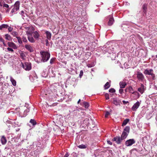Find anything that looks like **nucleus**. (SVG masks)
Here are the masks:
<instances>
[{"instance_id": "nucleus-50", "label": "nucleus", "mask_w": 157, "mask_h": 157, "mask_svg": "<svg viewBox=\"0 0 157 157\" xmlns=\"http://www.w3.org/2000/svg\"><path fill=\"white\" fill-rule=\"evenodd\" d=\"M122 102L124 104H125L128 103V101H126L124 100H123Z\"/></svg>"}, {"instance_id": "nucleus-56", "label": "nucleus", "mask_w": 157, "mask_h": 157, "mask_svg": "<svg viewBox=\"0 0 157 157\" xmlns=\"http://www.w3.org/2000/svg\"><path fill=\"white\" fill-rule=\"evenodd\" d=\"M135 92H133L132 93V94H134V93H135Z\"/></svg>"}, {"instance_id": "nucleus-12", "label": "nucleus", "mask_w": 157, "mask_h": 157, "mask_svg": "<svg viewBox=\"0 0 157 157\" xmlns=\"http://www.w3.org/2000/svg\"><path fill=\"white\" fill-rule=\"evenodd\" d=\"M121 101L120 100L117 98H113V103L116 106L120 105Z\"/></svg>"}, {"instance_id": "nucleus-42", "label": "nucleus", "mask_w": 157, "mask_h": 157, "mask_svg": "<svg viewBox=\"0 0 157 157\" xmlns=\"http://www.w3.org/2000/svg\"><path fill=\"white\" fill-rule=\"evenodd\" d=\"M83 71L82 70H81L80 71V74L79 75V76L80 78H82V75H83Z\"/></svg>"}, {"instance_id": "nucleus-45", "label": "nucleus", "mask_w": 157, "mask_h": 157, "mask_svg": "<svg viewBox=\"0 0 157 157\" xmlns=\"http://www.w3.org/2000/svg\"><path fill=\"white\" fill-rule=\"evenodd\" d=\"M128 89L129 91H130V92H131V91L132 90H133V88L131 86H130L129 87Z\"/></svg>"}, {"instance_id": "nucleus-41", "label": "nucleus", "mask_w": 157, "mask_h": 157, "mask_svg": "<svg viewBox=\"0 0 157 157\" xmlns=\"http://www.w3.org/2000/svg\"><path fill=\"white\" fill-rule=\"evenodd\" d=\"M110 113L108 112V111H106V112H105V118H107L108 117V116L110 115Z\"/></svg>"}, {"instance_id": "nucleus-57", "label": "nucleus", "mask_w": 157, "mask_h": 157, "mask_svg": "<svg viewBox=\"0 0 157 157\" xmlns=\"http://www.w3.org/2000/svg\"><path fill=\"white\" fill-rule=\"evenodd\" d=\"M156 58H157V55H156Z\"/></svg>"}, {"instance_id": "nucleus-17", "label": "nucleus", "mask_w": 157, "mask_h": 157, "mask_svg": "<svg viewBox=\"0 0 157 157\" xmlns=\"http://www.w3.org/2000/svg\"><path fill=\"white\" fill-rule=\"evenodd\" d=\"M20 2L17 1L16 2L14 5V8H16V10H19V8Z\"/></svg>"}, {"instance_id": "nucleus-18", "label": "nucleus", "mask_w": 157, "mask_h": 157, "mask_svg": "<svg viewBox=\"0 0 157 157\" xmlns=\"http://www.w3.org/2000/svg\"><path fill=\"white\" fill-rule=\"evenodd\" d=\"M147 4H144L142 6V9L143 12L144 13L146 14L147 12Z\"/></svg>"}, {"instance_id": "nucleus-46", "label": "nucleus", "mask_w": 157, "mask_h": 157, "mask_svg": "<svg viewBox=\"0 0 157 157\" xmlns=\"http://www.w3.org/2000/svg\"><path fill=\"white\" fill-rule=\"evenodd\" d=\"M0 42H2L4 44V40L2 37H0Z\"/></svg>"}, {"instance_id": "nucleus-5", "label": "nucleus", "mask_w": 157, "mask_h": 157, "mask_svg": "<svg viewBox=\"0 0 157 157\" xmlns=\"http://www.w3.org/2000/svg\"><path fill=\"white\" fill-rule=\"evenodd\" d=\"M137 78L139 81L142 82L144 78L143 74L140 72L138 71L136 74Z\"/></svg>"}, {"instance_id": "nucleus-58", "label": "nucleus", "mask_w": 157, "mask_h": 157, "mask_svg": "<svg viewBox=\"0 0 157 157\" xmlns=\"http://www.w3.org/2000/svg\"><path fill=\"white\" fill-rule=\"evenodd\" d=\"M110 94V95H112V94Z\"/></svg>"}, {"instance_id": "nucleus-53", "label": "nucleus", "mask_w": 157, "mask_h": 157, "mask_svg": "<svg viewBox=\"0 0 157 157\" xmlns=\"http://www.w3.org/2000/svg\"><path fill=\"white\" fill-rule=\"evenodd\" d=\"M80 101H81V100H80V99H79L78 100V102H77V103H78V104H79V103H80Z\"/></svg>"}, {"instance_id": "nucleus-19", "label": "nucleus", "mask_w": 157, "mask_h": 157, "mask_svg": "<svg viewBox=\"0 0 157 157\" xmlns=\"http://www.w3.org/2000/svg\"><path fill=\"white\" fill-rule=\"evenodd\" d=\"M33 36L35 38L37 39L39 37L40 35L37 31H35L33 33Z\"/></svg>"}, {"instance_id": "nucleus-36", "label": "nucleus", "mask_w": 157, "mask_h": 157, "mask_svg": "<svg viewBox=\"0 0 157 157\" xmlns=\"http://www.w3.org/2000/svg\"><path fill=\"white\" fill-rule=\"evenodd\" d=\"M20 57L23 59H24L25 57V54L23 52L20 53Z\"/></svg>"}, {"instance_id": "nucleus-43", "label": "nucleus", "mask_w": 157, "mask_h": 157, "mask_svg": "<svg viewBox=\"0 0 157 157\" xmlns=\"http://www.w3.org/2000/svg\"><path fill=\"white\" fill-rule=\"evenodd\" d=\"M3 7L4 8H7L9 7V6L7 4L4 3L3 4Z\"/></svg>"}, {"instance_id": "nucleus-48", "label": "nucleus", "mask_w": 157, "mask_h": 157, "mask_svg": "<svg viewBox=\"0 0 157 157\" xmlns=\"http://www.w3.org/2000/svg\"><path fill=\"white\" fill-rule=\"evenodd\" d=\"M8 27V30L9 32H11V31H12L13 28L12 27Z\"/></svg>"}, {"instance_id": "nucleus-40", "label": "nucleus", "mask_w": 157, "mask_h": 157, "mask_svg": "<svg viewBox=\"0 0 157 157\" xmlns=\"http://www.w3.org/2000/svg\"><path fill=\"white\" fill-rule=\"evenodd\" d=\"M55 58H52L50 59V63L51 64H52L53 63L54 61H55Z\"/></svg>"}, {"instance_id": "nucleus-9", "label": "nucleus", "mask_w": 157, "mask_h": 157, "mask_svg": "<svg viewBox=\"0 0 157 157\" xmlns=\"http://www.w3.org/2000/svg\"><path fill=\"white\" fill-rule=\"evenodd\" d=\"M108 18L109 19L108 22V25L111 26L113 24L114 21L113 17L112 15H110L109 16Z\"/></svg>"}, {"instance_id": "nucleus-25", "label": "nucleus", "mask_w": 157, "mask_h": 157, "mask_svg": "<svg viewBox=\"0 0 157 157\" xmlns=\"http://www.w3.org/2000/svg\"><path fill=\"white\" fill-rule=\"evenodd\" d=\"M29 110L28 109L25 110L23 114L22 115V117H25L27 115V113L29 112Z\"/></svg>"}, {"instance_id": "nucleus-30", "label": "nucleus", "mask_w": 157, "mask_h": 157, "mask_svg": "<svg viewBox=\"0 0 157 157\" xmlns=\"http://www.w3.org/2000/svg\"><path fill=\"white\" fill-rule=\"evenodd\" d=\"M78 147L79 148L81 149H85L87 147L86 146V145H84L83 144H82L81 145H79L78 146Z\"/></svg>"}, {"instance_id": "nucleus-34", "label": "nucleus", "mask_w": 157, "mask_h": 157, "mask_svg": "<svg viewBox=\"0 0 157 157\" xmlns=\"http://www.w3.org/2000/svg\"><path fill=\"white\" fill-rule=\"evenodd\" d=\"M17 38L19 43L20 44H22V39H21V38L19 36L17 37Z\"/></svg>"}, {"instance_id": "nucleus-47", "label": "nucleus", "mask_w": 157, "mask_h": 157, "mask_svg": "<svg viewBox=\"0 0 157 157\" xmlns=\"http://www.w3.org/2000/svg\"><path fill=\"white\" fill-rule=\"evenodd\" d=\"M123 90L122 89H120L119 90V93L120 94H122L123 92Z\"/></svg>"}, {"instance_id": "nucleus-31", "label": "nucleus", "mask_w": 157, "mask_h": 157, "mask_svg": "<svg viewBox=\"0 0 157 157\" xmlns=\"http://www.w3.org/2000/svg\"><path fill=\"white\" fill-rule=\"evenodd\" d=\"M11 34L14 37H16L17 38V37H18L17 36L18 35V33L16 31H13L11 33Z\"/></svg>"}, {"instance_id": "nucleus-14", "label": "nucleus", "mask_w": 157, "mask_h": 157, "mask_svg": "<svg viewBox=\"0 0 157 157\" xmlns=\"http://www.w3.org/2000/svg\"><path fill=\"white\" fill-rule=\"evenodd\" d=\"M1 141L2 144H5L6 143L7 140L6 137L4 136H2L1 138Z\"/></svg>"}, {"instance_id": "nucleus-39", "label": "nucleus", "mask_w": 157, "mask_h": 157, "mask_svg": "<svg viewBox=\"0 0 157 157\" xmlns=\"http://www.w3.org/2000/svg\"><path fill=\"white\" fill-rule=\"evenodd\" d=\"M109 91L110 93H113L115 92V90L113 88H111L109 90Z\"/></svg>"}, {"instance_id": "nucleus-22", "label": "nucleus", "mask_w": 157, "mask_h": 157, "mask_svg": "<svg viewBox=\"0 0 157 157\" xmlns=\"http://www.w3.org/2000/svg\"><path fill=\"white\" fill-rule=\"evenodd\" d=\"M28 40L31 43H33L35 42V40L31 36H29L28 37Z\"/></svg>"}, {"instance_id": "nucleus-33", "label": "nucleus", "mask_w": 157, "mask_h": 157, "mask_svg": "<svg viewBox=\"0 0 157 157\" xmlns=\"http://www.w3.org/2000/svg\"><path fill=\"white\" fill-rule=\"evenodd\" d=\"M88 119L86 118L83 121L82 123L85 124V125H87L88 123Z\"/></svg>"}, {"instance_id": "nucleus-21", "label": "nucleus", "mask_w": 157, "mask_h": 157, "mask_svg": "<svg viewBox=\"0 0 157 157\" xmlns=\"http://www.w3.org/2000/svg\"><path fill=\"white\" fill-rule=\"evenodd\" d=\"M130 120L129 119H126L124 120L122 123V126L124 127L126 125V124Z\"/></svg>"}, {"instance_id": "nucleus-38", "label": "nucleus", "mask_w": 157, "mask_h": 157, "mask_svg": "<svg viewBox=\"0 0 157 157\" xmlns=\"http://www.w3.org/2000/svg\"><path fill=\"white\" fill-rule=\"evenodd\" d=\"M105 98L106 100H108L109 99V94L108 93H106L105 94Z\"/></svg>"}, {"instance_id": "nucleus-6", "label": "nucleus", "mask_w": 157, "mask_h": 157, "mask_svg": "<svg viewBox=\"0 0 157 157\" xmlns=\"http://www.w3.org/2000/svg\"><path fill=\"white\" fill-rule=\"evenodd\" d=\"M136 141L133 139L127 140L125 142V145L127 146H130L135 144Z\"/></svg>"}, {"instance_id": "nucleus-8", "label": "nucleus", "mask_w": 157, "mask_h": 157, "mask_svg": "<svg viewBox=\"0 0 157 157\" xmlns=\"http://www.w3.org/2000/svg\"><path fill=\"white\" fill-rule=\"evenodd\" d=\"M140 103L139 101H137L135 104H134L132 107L131 108V109L133 111H136L137 109L139 108Z\"/></svg>"}, {"instance_id": "nucleus-52", "label": "nucleus", "mask_w": 157, "mask_h": 157, "mask_svg": "<svg viewBox=\"0 0 157 157\" xmlns=\"http://www.w3.org/2000/svg\"><path fill=\"white\" fill-rule=\"evenodd\" d=\"M10 8H9V7L7 8V9L6 10V12H9L10 11Z\"/></svg>"}, {"instance_id": "nucleus-7", "label": "nucleus", "mask_w": 157, "mask_h": 157, "mask_svg": "<svg viewBox=\"0 0 157 157\" xmlns=\"http://www.w3.org/2000/svg\"><path fill=\"white\" fill-rule=\"evenodd\" d=\"M124 140L120 136H116L113 139V141H115L117 144H120Z\"/></svg>"}, {"instance_id": "nucleus-37", "label": "nucleus", "mask_w": 157, "mask_h": 157, "mask_svg": "<svg viewBox=\"0 0 157 157\" xmlns=\"http://www.w3.org/2000/svg\"><path fill=\"white\" fill-rule=\"evenodd\" d=\"M20 14L21 15L22 18H24V17H25V14L26 15V13H25L24 11L23 10L21 11Z\"/></svg>"}, {"instance_id": "nucleus-35", "label": "nucleus", "mask_w": 157, "mask_h": 157, "mask_svg": "<svg viewBox=\"0 0 157 157\" xmlns=\"http://www.w3.org/2000/svg\"><path fill=\"white\" fill-rule=\"evenodd\" d=\"M22 42H23L27 43L28 42V40L26 39V37L25 36H23L22 38Z\"/></svg>"}, {"instance_id": "nucleus-3", "label": "nucleus", "mask_w": 157, "mask_h": 157, "mask_svg": "<svg viewBox=\"0 0 157 157\" xmlns=\"http://www.w3.org/2000/svg\"><path fill=\"white\" fill-rule=\"evenodd\" d=\"M23 68L26 71H29L31 69V64L29 62H25L21 63Z\"/></svg>"}, {"instance_id": "nucleus-16", "label": "nucleus", "mask_w": 157, "mask_h": 157, "mask_svg": "<svg viewBox=\"0 0 157 157\" xmlns=\"http://www.w3.org/2000/svg\"><path fill=\"white\" fill-rule=\"evenodd\" d=\"M119 85L121 88H124L127 85V84L126 82L124 81H122L120 82L119 83Z\"/></svg>"}, {"instance_id": "nucleus-15", "label": "nucleus", "mask_w": 157, "mask_h": 157, "mask_svg": "<svg viewBox=\"0 0 157 157\" xmlns=\"http://www.w3.org/2000/svg\"><path fill=\"white\" fill-rule=\"evenodd\" d=\"M80 105L86 108H88L89 106V103L88 102H83L82 103H81Z\"/></svg>"}, {"instance_id": "nucleus-26", "label": "nucleus", "mask_w": 157, "mask_h": 157, "mask_svg": "<svg viewBox=\"0 0 157 157\" xmlns=\"http://www.w3.org/2000/svg\"><path fill=\"white\" fill-rule=\"evenodd\" d=\"M5 39L8 40L10 41L12 40L11 36L8 34H6L5 35Z\"/></svg>"}, {"instance_id": "nucleus-20", "label": "nucleus", "mask_w": 157, "mask_h": 157, "mask_svg": "<svg viewBox=\"0 0 157 157\" xmlns=\"http://www.w3.org/2000/svg\"><path fill=\"white\" fill-rule=\"evenodd\" d=\"M45 33L46 35L47 38L48 39L50 40L51 37V33L48 31H46Z\"/></svg>"}, {"instance_id": "nucleus-29", "label": "nucleus", "mask_w": 157, "mask_h": 157, "mask_svg": "<svg viewBox=\"0 0 157 157\" xmlns=\"http://www.w3.org/2000/svg\"><path fill=\"white\" fill-rule=\"evenodd\" d=\"M29 122L30 123L33 125H35L36 124V121L34 119H31L30 121Z\"/></svg>"}, {"instance_id": "nucleus-32", "label": "nucleus", "mask_w": 157, "mask_h": 157, "mask_svg": "<svg viewBox=\"0 0 157 157\" xmlns=\"http://www.w3.org/2000/svg\"><path fill=\"white\" fill-rule=\"evenodd\" d=\"M18 10H16V8L13 7L12 9V10L11 12V13L12 15H13L14 13H15V12L16 11Z\"/></svg>"}, {"instance_id": "nucleus-23", "label": "nucleus", "mask_w": 157, "mask_h": 157, "mask_svg": "<svg viewBox=\"0 0 157 157\" xmlns=\"http://www.w3.org/2000/svg\"><path fill=\"white\" fill-rule=\"evenodd\" d=\"M10 80L14 86H15L16 85V81L11 76L10 77Z\"/></svg>"}, {"instance_id": "nucleus-4", "label": "nucleus", "mask_w": 157, "mask_h": 157, "mask_svg": "<svg viewBox=\"0 0 157 157\" xmlns=\"http://www.w3.org/2000/svg\"><path fill=\"white\" fill-rule=\"evenodd\" d=\"M153 70L152 69L148 70L146 69L144 71V74L146 75H151L152 78L154 79L155 77V75L153 73Z\"/></svg>"}, {"instance_id": "nucleus-10", "label": "nucleus", "mask_w": 157, "mask_h": 157, "mask_svg": "<svg viewBox=\"0 0 157 157\" xmlns=\"http://www.w3.org/2000/svg\"><path fill=\"white\" fill-rule=\"evenodd\" d=\"M146 90V88L143 84H141L140 87L138 88L137 90L140 92L141 94H142Z\"/></svg>"}, {"instance_id": "nucleus-1", "label": "nucleus", "mask_w": 157, "mask_h": 157, "mask_svg": "<svg viewBox=\"0 0 157 157\" xmlns=\"http://www.w3.org/2000/svg\"><path fill=\"white\" fill-rule=\"evenodd\" d=\"M40 54L42 57L41 61L44 62L47 61L50 58V54L48 52L41 51Z\"/></svg>"}, {"instance_id": "nucleus-24", "label": "nucleus", "mask_w": 157, "mask_h": 157, "mask_svg": "<svg viewBox=\"0 0 157 157\" xmlns=\"http://www.w3.org/2000/svg\"><path fill=\"white\" fill-rule=\"evenodd\" d=\"M9 26L7 24H2L0 26V30H2L3 29L7 28Z\"/></svg>"}, {"instance_id": "nucleus-13", "label": "nucleus", "mask_w": 157, "mask_h": 157, "mask_svg": "<svg viewBox=\"0 0 157 157\" xmlns=\"http://www.w3.org/2000/svg\"><path fill=\"white\" fill-rule=\"evenodd\" d=\"M8 44L10 47H12L14 49H17V47L16 45L13 42H8Z\"/></svg>"}, {"instance_id": "nucleus-2", "label": "nucleus", "mask_w": 157, "mask_h": 157, "mask_svg": "<svg viewBox=\"0 0 157 157\" xmlns=\"http://www.w3.org/2000/svg\"><path fill=\"white\" fill-rule=\"evenodd\" d=\"M130 127L129 126H127L125 127L122 132L121 137L122 139L124 140L127 137L129 132Z\"/></svg>"}, {"instance_id": "nucleus-49", "label": "nucleus", "mask_w": 157, "mask_h": 157, "mask_svg": "<svg viewBox=\"0 0 157 157\" xmlns=\"http://www.w3.org/2000/svg\"><path fill=\"white\" fill-rule=\"evenodd\" d=\"M107 143L108 144L111 145L112 144V142H111L109 140H107Z\"/></svg>"}, {"instance_id": "nucleus-44", "label": "nucleus", "mask_w": 157, "mask_h": 157, "mask_svg": "<svg viewBox=\"0 0 157 157\" xmlns=\"http://www.w3.org/2000/svg\"><path fill=\"white\" fill-rule=\"evenodd\" d=\"M7 49L8 51L11 52H13L14 51L12 48H8Z\"/></svg>"}, {"instance_id": "nucleus-54", "label": "nucleus", "mask_w": 157, "mask_h": 157, "mask_svg": "<svg viewBox=\"0 0 157 157\" xmlns=\"http://www.w3.org/2000/svg\"><path fill=\"white\" fill-rule=\"evenodd\" d=\"M2 6H3V5H2L1 3L0 2V6L2 7Z\"/></svg>"}, {"instance_id": "nucleus-11", "label": "nucleus", "mask_w": 157, "mask_h": 157, "mask_svg": "<svg viewBox=\"0 0 157 157\" xmlns=\"http://www.w3.org/2000/svg\"><path fill=\"white\" fill-rule=\"evenodd\" d=\"M25 47L27 50L30 52H32L34 51L33 48L28 44H26L25 46Z\"/></svg>"}, {"instance_id": "nucleus-51", "label": "nucleus", "mask_w": 157, "mask_h": 157, "mask_svg": "<svg viewBox=\"0 0 157 157\" xmlns=\"http://www.w3.org/2000/svg\"><path fill=\"white\" fill-rule=\"evenodd\" d=\"M69 156V154L68 153H67L64 156V157H68Z\"/></svg>"}, {"instance_id": "nucleus-27", "label": "nucleus", "mask_w": 157, "mask_h": 157, "mask_svg": "<svg viewBox=\"0 0 157 157\" xmlns=\"http://www.w3.org/2000/svg\"><path fill=\"white\" fill-rule=\"evenodd\" d=\"M110 86V85L109 82H107L104 85V87L105 89H107L109 88Z\"/></svg>"}, {"instance_id": "nucleus-55", "label": "nucleus", "mask_w": 157, "mask_h": 157, "mask_svg": "<svg viewBox=\"0 0 157 157\" xmlns=\"http://www.w3.org/2000/svg\"><path fill=\"white\" fill-rule=\"evenodd\" d=\"M46 41L47 43H48V41L47 40H46Z\"/></svg>"}, {"instance_id": "nucleus-28", "label": "nucleus", "mask_w": 157, "mask_h": 157, "mask_svg": "<svg viewBox=\"0 0 157 157\" xmlns=\"http://www.w3.org/2000/svg\"><path fill=\"white\" fill-rule=\"evenodd\" d=\"M95 63L94 62H92L90 63H88L87 66L89 67H91L95 66Z\"/></svg>"}]
</instances>
